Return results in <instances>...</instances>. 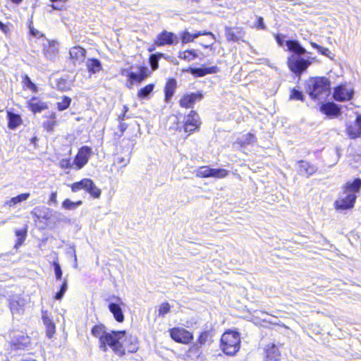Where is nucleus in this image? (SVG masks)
<instances>
[{"label": "nucleus", "instance_id": "nucleus-1", "mask_svg": "<svg viewBox=\"0 0 361 361\" xmlns=\"http://www.w3.org/2000/svg\"><path fill=\"white\" fill-rule=\"evenodd\" d=\"M93 336L99 338V348L103 352L108 350L109 346L119 356L125 355V349L120 340L125 336L126 331H111L107 332L106 326L102 324L94 325L91 330Z\"/></svg>", "mask_w": 361, "mask_h": 361}, {"label": "nucleus", "instance_id": "nucleus-2", "mask_svg": "<svg viewBox=\"0 0 361 361\" xmlns=\"http://www.w3.org/2000/svg\"><path fill=\"white\" fill-rule=\"evenodd\" d=\"M330 80L326 77L310 78L306 82V91L312 99H325L330 94Z\"/></svg>", "mask_w": 361, "mask_h": 361}, {"label": "nucleus", "instance_id": "nucleus-3", "mask_svg": "<svg viewBox=\"0 0 361 361\" xmlns=\"http://www.w3.org/2000/svg\"><path fill=\"white\" fill-rule=\"evenodd\" d=\"M240 334L235 331L228 330L221 336L220 348L224 353L233 356L240 350Z\"/></svg>", "mask_w": 361, "mask_h": 361}, {"label": "nucleus", "instance_id": "nucleus-4", "mask_svg": "<svg viewBox=\"0 0 361 361\" xmlns=\"http://www.w3.org/2000/svg\"><path fill=\"white\" fill-rule=\"evenodd\" d=\"M311 61L305 59L302 55L291 54L288 58V66L289 69L296 75L300 76L310 66Z\"/></svg>", "mask_w": 361, "mask_h": 361}, {"label": "nucleus", "instance_id": "nucleus-5", "mask_svg": "<svg viewBox=\"0 0 361 361\" xmlns=\"http://www.w3.org/2000/svg\"><path fill=\"white\" fill-rule=\"evenodd\" d=\"M71 190L74 192L84 190L95 199L99 198L102 193L101 190L90 178H83L80 181L73 183Z\"/></svg>", "mask_w": 361, "mask_h": 361}, {"label": "nucleus", "instance_id": "nucleus-6", "mask_svg": "<svg viewBox=\"0 0 361 361\" xmlns=\"http://www.w3.org/2000/svg\"><path fill=\"white\" fill-rule=\"evenodd\" d=\"M357 195L343 192L338 200L334 202V207L336 210H347L354 207Z\"/></svg>", "mask_w": 361, "mask_h": 361}, {"label": "nucleus", "instance_id": "nucleus-7", "mask_svg": "<svg viewBox=\"0 0 361 361\" xmlns=\"http://www.w3.org/2000/svg\"><path fill=\"white\" fill-rule=\"evenodd\" d=\"M169 332L171 338L179 343L188 344L193 339L192 334L184 328L174 327Z\"/></svg>", "mask_w": 361, "mask_h": 361}, {"label": "nucleus", "instance_id": "nucleus-8", "mask_svg": "<svg viewBox=\"0 0 361 361\" xmlns=\"http://www.w3.org/2000/svg\"><path fill=\"white\" fill-rule=\"evenodd\" d=\"M92 154V149L88 146L81 147L73 161V164L77 169H81L88 162L91 155Z\"/></svg>", "mask_w": 361, "mask_h": 361}, {"label": "nucleus", "instance_id": "nucleus-9", "mask_svg": "<svg viewBox=\"0 0 361 361\" xmlns=\"http://www.w3.org/2000/svg\"><path fill=\"white\" fill-rule=\"evenodd\" d=\"M200 125L201 121L198 114L192 110L185 117L184 131L191 134L198 129Z\"/></svg>", "mask_w": 361, "mask_h": 361}, {"label": "nucleus", "instance_id": "nucleus-10", "mask_svg": "<svg viewBox=\"0 0 361 361\" xmlns=\"http://www.w3.org/2000/svg\"><path fill=\"white\" fill-rule=\"evenodd\" d=\"M197 176L200 178L214 177L222 178L227 176V171L223 169H212L209 166H201L197 170Z\"/></svg>", "mask_w": 361, "mask_h": 361}, {"label": "nucleus", "instance_id": "nucleus-11", "mask_svg": "<svg viewBox=\"0 0 361 361\" xmlns=\"http://www.w3.org/2000/svg\"><path fill=\"white\" fill-rule=\"evenodd\" d=\"M8 305L13 316L20 315L24 311L25 300L20 295H13L8 298Z\"/></svg>", "mask_w": 361, "mask_h": 361}, {"label": "nucleus", "instance_id": "nucleus-12", "mask_svg": "<svg viewBox=\"0 0 361 361\" xmlns=\"http://www.w3.org/2000/svg\"><path fill=\"white\" fill-rule=\"evenodd\" d=\"M112 299L115 300V302H111L109 304V310L114 315L115 320L118 322H123L124 320V314L121 309V305H123V302L121 298L113 295Z\"/></svg>", "mask_w": 361, "mask_h": 361}, {"label": "nucleus", "instance_id": "nucleus-13", "mask_svg": "<svg viewBox=\"0 0 361 361\" xmlns=\"http://www.w3.org/2000/svg\"><path fill=\"white\" fill-rule=\"evenodd\" d=\"M149 74V69L145 66L139 67V73L130 71L128 69H125L122 71V75H126L128 80H131V82H134L136 84L141 83L145 78H147Z\"/></svg>", "mask_w": 361, "mask_h": 361}, {"label": "nucleus", "instance_id": "nucleus-14", "mask_svg": "<svg viewBox=\"0 0 361 361\" xmlns=\"http://www.w3.org/2000/svg\"><path fill=\"white\" fill-rule=\"evenodd\" d=\"M154 43L157 46L176 44L178 43V37L173 32L164 30L157 35Z\"/></svg>", "mask_w": 361, "mask_h": 361}, {"label": "nucleus", "instance_id": "nucleus-15", "mask_svg": "<svg viewBox=\"0 0 361 361\" xmlns=\"http://www.w3.org/2000/svg\"><path fill=\"white\" fill-rule=\"evenodd\" d=\"M353 94V89L348 88L345 85H340L334 89L333 97L338 102H345L350 100Z\"/></svg>", "mask_w": 361, "mask_h": 361}, {"label": "nucleus", "instance_id": "nucleus-16", "mask_svg": "<svg viewBox=\"0 0 361 361\" xmlns=\"http://www.w3.org/2000/svg\"><path fill=\"white\" fill-rule=\"evenodd\" d=\"M201 35H209L211 39V44H202L204 47L209 48L210 47L215 40L214 35L211 32H196L195 33H190L188 31H184L181 35V39L182 42L183 44L188 43L190 42H192L195 39L197 38L198 37Z\"/></svg>", "mask_w": 361, "mask_h": 361}, {"label": "nucleus", "instance_id": "nucleus-17", "mask_svg": "<svg viewBox=\"0 0 361 361\" xmlns=\"http://www.w3.org/2000/svg\"><path fill=\"white\" fill-rule=\"evenodd\" d=\"M202 98L203 94L200 92L185 94L180 98L179 104L181 107L190 109L193 107L197 101H200Z\"/></svg>", "mask_w": 361, "mask_h": 361}, {"label": "nucleus", "instance_id": "nucleus-18", "mask_svg": "<svg viewBox=\"0 0 361 361\" xmlns=\"http://www.w3.org/2000/svg\"><path fill=\"white\" fill-rule=\"evenodd\" d=\"M320 111L329 117H338L341 114V106L334 102H326L320 106Z\"/></svg>", "mask_w": 361, "mask_h": 361}, {"label": "nucleus", "instance_id": "nucleus-19", "mask_svg": "<svg viewBox=\"0 0 361 361\" xmlns=\"http://www.w3.org/2000/svg\"><path fill=\"white\" fill-rule=\"evenodd\" d=\"M298 173L300 176L309 178L313 175L317 171V167L307 161L300 160L298 161Z\"/></svg>", "mask_w": 361, "mask_h": 361}, {"label": "nucleus", "instance_id": "nucleus-20", "mask_svg": "<svg viewBox=\"0 0 361 361\" xmlns=\"http://www.w3.org/2000/svg\"><path fill=\"white\" fill-rule=\"evenodd\" d=\"M219 68L216 66H211V67H199V68H192L190 67L187 71L192 74L193 76L203 77L208 74H214L218 73Z\"/></svg>", "mask_w": 361, "mask_h": 361}, {"label": "nucleus", "instance_id": "nucleus-21", "mask_svg": "<svg viewBox=\"0 0 361 361\" xmlns=\"http://www.w3.org/2000/svg\"><path fill=\"white\" fill-rule=\"evenodd\" d=\"M225 35L228 41L238 42L243 39L245 32L240 27H226Z\"/></svg>", "mask_w": 361, "mask_h": 361}, {"label": "nucleus", "instance_id": "nucleus-22", "mask_svg": "<svg viewBox=\"0 0 361 361\" xmlns=\"http://www.w3.org/2000/svg\"><path fill=\"white\" fill-rule=\"evenodd\" d=\"M69 54L71 59L75 65L77 63L80 64L85 60L86 51L80 46H75L70 49Z\"/></svg>", "mask_w": 361, "mask_h": 361}, {"label": "nucleus", "instance_id": "nucleus-23", "mask_svg": "<svg viewBox=\"0 0 361 361\" xmlns=\"http://www.w3.org/2000/svg\"><path fill=\"white\" fill-rule=\"evenodd\" d=\"M266 353V361H279L281 353L274 343L267 344L264 348Z\"/></svg>", "mask_w": 361, "mask_h": 361}, {"label": "nucleus", "instance_id": "nucleus-24", "mask_svg": "<svg viewBox=\"0 0 361 361\" xmlns=\"http://www.w3.org/2000/svg\"><path fill=\"white\" fill-rule=\"evenodd\" d=\"M43 52L47 59L54 61L58 53L57 43L54 41H49L47 44H44Z\"/></svg>", "mask_w": 361, "mask_h": 361}, {"label": "nucleus", "instance_id": "nucleus-25", "mask_svg": "<svg viewBox=\"0 0 361 361\" xmlns=\"http://www.w3.org/2000/svg\"><path fill=\"white\" fill-rule=\"evenodd\" d=\"M37 220H49L51 218V210L45 206L35 207L30 212Z\"/></svg>", "mask_w": 361, "mask_h": 361}, {"label": "nucleus", "instance_id": "nucleus-26", "mask_svg": "<svg viewBox=\"0 0 361 361\" xmlns=\"http://www.w3.org/2000/svg\"><path fill=\"white\" fill-rule=\"evenodd\" d=\"M346 132L350 139H355L361 136V115H358L355 119V126L348 125Z\"/></svg>", "mask_w": 361, "mask_h": 361}, {"label": "nucleus", "instance_id": "nucleus-27", "mask_svg": "<svg viewBox=\"0 0 361 361\" xmlns=\"http://www.w3.org/2000/svg\"><path fill=\"white\" fill-rule=\"evenodd\" d=\"M361 190V178H356L353 181H348L343 187L344 192L357 195Z\"/></svg>", "mask_w": 361, "mask_h": 361}, {"label": "nucleus", "instance_id": "nucleus-28", "mask_svg": "<svg viewBox=\"0 0 361 361\" xmlns=\"http://www.w3.org/2000/svg\"><path fill=\"white\" fill-rule=\"evenodd\" d=\"M176 86V80L174 78H171L166 82L164 87V100L166 102H170L175 93Z\"/></svg>", "mask_w": 361, "mask_h": 361}, {"label": "nucleus", "instance_id": "nucleus-29", "mask_svg": "<svg viewBox=\"0 0 361 361\" xmlns=\"http://www.w3.org/2000/svg\"><path fill=\"white\" fill-rule=\"evenodd\" d=\"M29 109L34 113H39L42 110L48 109V105L46 102H44L36 97H32L28 102Z\"/></svg>", "mask_w": 361, "mask_h": 361}, {"label": "nucleus", "instance_id": "nucleus-30", "mask_svg": "<svg viewBox=\"0 0 361 361\" xmlns=\"http://www.w3.org/2000/svg\"><path fill=\"white\" fill-rule=\"evenodd\" d=\"M286 44L288 50L293 52V54L302 55L307 52L306 49L297 40H288L286 42Z\"/></svg>", "mask_w": 361, "mask_h": 361}, {"label": "nucleus", "instance_id": "nucleus-31", "mask_svg": "<svg viewBox=\"0 0 361 361\" xmlns=\"http://www.w3.org/2000/svg\"><path fill=\"white\" fill-rule=\"evenodd\" d=\"M53 88H56L60 91H67L71 87L70 82L65 78H54L50 82Z\"/></svg>", "mask_w": 361, "mask_h": 361}, {"label": "nucleus", "instance_id": "nucleus-32", "mask_svg": "<svg viewBox=\"0 0 361 361\" xmlns=\"http://www.w3.org/2000/svg\"><path fill=\"white\" fill-rule=\"evenodd\" d=\"M212 332L209 331H203L199 336L197 339V343L194 344L193 348L196 350H199L200 348L205 345L207 343H211L212 341Z\"/></svg>", "mask_w": 361, "mask_h": 361}, {"label": "nucleus", "instance_id": "nucleus-33", "mask_svg": "<svg viewBox=\"0 0 361 361\" xmlns=\"http://www.w3.org/2000/svg\"><path fill=\"white\" fill-rule=\"evenodd\" d=\"M86 66L90 73L95 74L102 70V63L97 59H88L86 61Z\"/></svg>", "mask_w": 361, "mask_h": 361}, {"label": "nucleus", "instance_id": "nucleus-34", "mask_svg": "<svg viewBox=\"0 0 361 361\" xmlns=\"http://www.w3.org/2000/svg\"><path fill=\"white\" fill-rule=\"evenodd\" d=\"M7 118L8 121V127L10 129L16 128L21 123L22 119L18 114H14L11 111H7Z\"/></svg>", "mask_w": 361, "mask_h": 361}, {"label": "nucleus", "instance_id": "nucleus-35", "mask_svg": "<svg viewBox=\"0 0 361 361\" xmlns=\"http://www.w3.org/2000/svg\"><path fill=\"white\" fill-rule=\"evenodd\" d=\"M43 323L46 327V334L49 338L53 337L55 334L56 326L53 321L47 315L42 316Z\"/></svg>", "mask_w": 361, "mask_h": 361}, {"label": "nucleus", "instance_id": "nucleus-36", "mask_svg": "<svg viewBox=\"0 0 361 361\" xmlns=\"http://www.w3.org/2000/svg\"><path fill=\"white\" fill-rule=\"evenodd\" d=\"M30 196V194L29 192H25L20 194L16 197H12L9 200L6 201L4 204V205L8 206V207H13L14 205L20 203L23 201L27 200Z\"/></svg>", "mask_w": 361, "mask_h": 361}, {"label": "nucleus", "instance_id": "nucleus-37", "mask_svg": "<svg viewBox=\"0 0 361 361\" xmlns=\"http://www.w3.org/2000/svg\"><path fill=\"white\" fill-rule=\"evenodd\" d=\"M197 57V54L196 51L194 49H188V50H185L184 51H180V52H179V54H178V58H180L183 60H185V61H192L195 59H196Z\"/></svg>", "mask_w": 361, "mask_h": 361}, {"label": "nucleus", "instance_id": "nucleus-38", "mask_svg": "<svg viewBox=\"0 0 361 361\" xmlns=\"http://www.w3.org/2000/svg\"><path fill=\"white\" fill-rule=\"evenodd\" d=\"M154 88V84H148L144 87L141 88L137 92V97L140 99H146L153 91Z\"/></svg>", "mask_w": 361, "mask_h": 361}, {"label": "nucleus", "instance_id": "nucleus-39", "mask_svg": "<svg viewBox=\"0 0 361 361\" xmlns=\"http://www.w3.org/2000/svg\"><path fill=\"white\" fill-rule=\"evenodd\" d=\"M164 54L161 53H156L151 54L149 56V62L153 71H155L159 67V60L161 57H164Z\"/></svg>", "mask_w": 361, "mask_h": 361}, {"label": "nucleus", "instance_id": "nucleus-40", "mask_svg": "<svg viewBox=\"0 0 361 361\" xmlns=\"http://www.w3.org/2000/svg\"><path fill=\"white\" fill-rule=\"evenodd\" d=\"M50 119L43 122V128L48 132L51 131L56 125V115L54 113H51L49 116Z\"/></svg>", "mask_w": 361, "mask_h": 361}, {"label": "nucleus", "instance_id": "nucleus-41", "mask_svg": "<svg viewBox=\"0 0 361 361\" xmlns=\"http://www.w3.org/2000/svg\"><path fill=\"white\" fill-rule=\"evenodd\" d=\"M82 202L81 200L77 202H73L69 199H66L62 202V207L68 210H74L78 208L79 206L82 204Z\"/></svg>", "mask_w": 361, "mask_h": 361}, {"label": "nucleus", "instance_id": "nucleus-42", "mask_svg": "<svg viewBox=\"0 0 361 361\" xmlns=\"http://www.w3.org/2000/svg\"><path fill=\"white\" fill-rule=\"evenodd\" d=\"M27 231L26 230H16V235L17 237V240L15 244V247L17 249L24 243L26 238Z\"/></svg>", "mask_w": 361, "mask_h": 361}, {"label": "nucleus", "instance_id": "nucleus-43", "mask_svg": "<svg viewBox=\"0 0 361 361\" xmlns=\"http://www.w3.org/2000/svg\"><path fill=\"white\" fill-rule=\"evenodd\" d=\"M68 288V283L67 280L65 279H63V283H61L60 286L59 290L56 293L54 298L57 300H60L63 298L65 293L66 292Z\"/></svg>", "mask_w": 361, "mask_h": 361}, {"label": "nucleus", "instance_id": "nucleus-44", "mask_svg": "<svg viewBox=\"0 0 361 361\" xmlns=\"http://www.w3.org/2000/svg\"><path fill=\"white\" fill-rule=\"evenodd\" d=\"M71 102V99L67 96L62 97V101L57 103V108L59 111H64L67 109Z\"/></svg>", "mask_w": 361, "mask_h": 361}, {"label": "nucleus", "instance_id": "nucleus-45", "mask_svg": "<svg viewBox=\"0 0 361 361\" xmlns=\"http://www.w3.org/2000/svg\"><path fill=\"white\" fill-rule=\"evenodd\" d=\"M128 341L130 342V345L127 347V350L130 353H135L138 349L137 341L136 337L130 336L128 338Z\"/></svg>", "mask_w": 361, "mask_h": 361}, {"label": "nucleus", "instance_id": "nucleus-46", "mask_svg": "<svg viewBox=\"0 0 361 361\" xmlns=\"http://www.w3.org/2000/svg\"><path fill=\"white\" fill-rule=\"evenodd\" d=\"M311 45L313 48L317 49L322 55L331 58L330 55L331 54V52L328 48L323 47L315 42H312Z\"/></svg>", "mask_w": 361, "mask_h": 361}, {"label": "nucleus", "instance_id": "nucleus-47", "mask_svg": "<svg viewBox=\"0 0 361 361\" xmlns=\"http://www.w3.org/2000/svg\"><path fill=\"white\" fill-rule=\"evenodd\" d=\"M305 97L302 92L293 88L290 94V99L304 101Z\"/></svg>", "mask_w": 361, "mask_h": 361}, {"label": "nucleus", "instance_id": "nucleus-48", "mask_svg": "<svg viewBox=\"0 0 361 361\" xmlns=\"http://www.w3.org/2000/svg\"><path fill=\"white\" fill-rule=\"evenodd\" d=\"M257 141V138L254 134L249 133L242 137L241 142L243 145H250Z\"/></svg>", "mask_w": 361, "mask_h": 361}, {"label": "nucleus", "instance_id": "nucleus-49", "mask_svg": "<svg viewBox=\"0 0 361 361\" xmlns=\"http://www.w3.org/2000/svg\"><path fill=\"white\" fill-rule=\"evenodd\" d=\"M23 83L29 90H32V92H37V86L32 82L30 77H28L27 75H25L23 78Z\"/></svg>", "mask_w": 361, "mask_h": 361}, {"label": "nucleus", "instance_id": "nucleus-50", "mask_svg": "<svg viewBox=\"0 0 361 361\" xmlns=\"http://www.w3.org/2000/svg\"><path fill=\"white\" fill-rule=\"evenodd\" d=\"M53 267L54 269L55 276L56 280H61L63 271L59 263L56 261L53 262Z\"/></svg>", "mask_w": 361, "mask_h": 361}, {"label": "nucleus", "instance_id": "nucleus-51", "mask_svg": "<svg viewBox=\"0 0 361 361\" xmlns=\"http://www.w3.org/2000/svg\"><path fill=\"white\" fill-rule=\"evenodd\" d=\"M52 2L51 5L52 9L54 10H61L63 8V4L66 0H49Z\"/></svg>", "mask_w": 361, "mask_h": 361}, {"label": "nucleus", "instance_id": "nucleus-52", "mask_svg": "<svg viewBox=\"0 0 361 361\" xmlns=\"http://www.w3.org/2000/svg\"><path fill=\"white\" fill-rule=\"evenodd\" d=\"M171 309V306L168 302H164L162 303L159 309V314L161 316H164L166 314H167Z\"/></svg>", "mask_w": 361, "mask_h": 361}, {"label": "nucleus", "instance_id": "nucleus-53", "mask_svg": "<svg viewBox=\"0 0 361 361\" xmlns=\"http://www.w3.org/2000/svg\"><path fill=\"white\" fill-rule=\"evenodd\" d=\"M59 165L61 169H71L73 166V165H74V164L73 162L71 163V159H62L59 161Z\"/></svg>", "mask_w": 361, "mask_h": 361}, {"label": "nucleus", "instance_id": "nucleus-54", "mask_svg": "<svg viewBox=\"0 0 361 361\" xmlns=\"http://www.w3.org/2000/svg\"><path fill=\"white\" fill-rule=\"evenodd\" d=\"M68 253H69L71 255H73V256L74 257V265H73V267L74 268H77L78 267V259H77V255H76V253H75V246H71L70 247V250L68 251Z\"/></svg>", "mask_w": 361, "mask_h": 361}, {"label": "nucleus", "instance_id": "nucleus-55", "mask_svg": "<svg viewBox=\"0 0 361 361\" xmlns=\"http://www.w3.org/2000/svg\"><path fill=\"white\" fill-rule=\"evenodd\" d=\"M56 197H57V192L56 191L55 192H52L50 195V197H49V202H48V204L49 205L54 204H57V200H56Z\"/></svg>", "mask_w": 361, "mask_h": 361}, {"label": "nucleus", "instance_id": "nucleus-56", "mask_svg": "<svg viewBox=\"0 0 361 361\" xmlns=\"http://www.w3.org/2000/svg\"><path fill=\"white\" fill-rule=\"evenodd\" d=\"M117 163L122 164V166L124 167L130 163V157H128V158L118 157Z\"/></svg>", "mask_w": 361, "mask_h": 361}, {"label": "nucleus", "instance_id": "nucleus-57", "mask_svg": "<svg viewBox=\"0 0 361 361\" xmlns=\"http://www.w3.org/2000/svg\"><path fill=\"white\" fill-rule=\"evenodd\" d=\"M284 38L285 36L281 34H277L275 35V39L280 47H282L283 45Z\"/></svg>", "mask_w": 361, "mask_h": 361}, {"label": "nucleus", "instance_id": "nucleus-58", "mask_svg": "<svg viewBox=\"0 0 361 361\" xmlns=\"http://www.w3.org/2000/svg\"><path fill=\"white\" fill-rule=\"evenodd\" d=\"M257 27L258 29L264 30L266 28V26L264 23V18L262 17L259 16V17L257 18Z\"/></svg>", "mask_w": 361, "mask_h": 361}, {"label": "nucleus", "instance_id": "nucleus-59", "mask_svg": "<svg viewBox=\"0 0 361 361\" xmlns=\"http://www.w3.org/2000/svg\"><path fill=\"white\" fill-rule=\"evenodd\" d=\"M27 343H29V338L27 336H22V341H19L18 343H14L15 345H18L19 347L20 345L25 346Z\"/></svg>", "mask_w": 361, "mask_h": 361}, {"label": "nucleus", "instance_id": "nucleus-60", "mask_svg": "<svg viewBox=\"0 0 361 361\" xmlns=\"http://www.w3.org/2000/svg\"><path fill=\"white\" fill-rule=\"evenodd\" d=\"M0 30L5 34H7L9 32L8 26L1 21H0Z\"/></svg>", "mask_w": 361, "mask_h": 361}, {"label": "nucleus", "instance_id": "nucleus-61", "mask_svg": "<svg viewBox=\"0 0 361 361\" xmlns=\"http://www.w3.org/2000/svg\"><path fill=\"white\" fill-rule=\"evenodd\" d=\"M127 128H128V125L126 123L120 121L118 128L121 133H123L126 130Z\"/></svg>", "mask_w": 361, "mask_h": 361}, {"label": "nucleus", "instance_id": "nucleus-62", "mask_svg": "<svg viewBox=\"0 0 361 361\" xmlns=\"http://www.w3.org/2000/svg\"><path fill=\"white\" fill-rule=\"evenodd\" d=\"M128 117L126 116V114L123 112L121 115L118 116V121H123L125 118H128Z\"/></svg>", "mask_w": 361, "mask_h": 361}, {"label": "nucleus", "instance_id": "nucleus-63", "mask_svg": "<svg viewBox=\"0 0 361 361\" xmlns=\"http://www.w3.org/2000/svg\"><path fill=\"white\" fill-rule=\"evenodd\" d=\"M134 84H135L134 82H131V80H128V82L126 83V87L128 89H132Z\"/></svg>", "mask_w": 361, "mask_h": 361}, {"label": "nucleus", "instance_id": "nucleus-64", "mask_svg": "<svg viewBox=\"0 0 361 361\" xmlns=\"http://www.w3.org/2000/svg\"><path fill=\"white\" fill-rule=\"evenodd\" d=\"M21 361H37L36 360L33 359V358H26V359H23Z\"/></svg>", "mask_w": 361, "mask_h": 361}]
</instances>
